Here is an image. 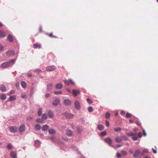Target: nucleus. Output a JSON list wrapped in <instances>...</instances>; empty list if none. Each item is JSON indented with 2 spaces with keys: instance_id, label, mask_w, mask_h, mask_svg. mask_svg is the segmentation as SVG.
<instances>
[{
  "instance_id": "3c124183",
  "label": "nucleus",
  "mask_w": 158,
  "mask_h": 158,
  "mask_svg": "<svg viewBox=\"0 0 158 158\" xmlns=\"http://www.w3.org/2000/svg\"><path fill=\"white\" fill-rule=\"evenodd\" d=\"M87 102H88V103L90 104L92 103V101L89 98H87Z\"/></svg>"
},
{
  "instance_id": "ea45409f",
  "label": "nucleus",
  "mask_w": 158,
  "mask_h": 158,
  "mask_svg": "<svg viewBox=\"0 0 158 158\" xmlns=\"http://www.w3.org/2000/svg\"><path fill=\"white\" fill-rule=\"evenodd\" d=\"M122 140H127V137L125 135H123L121 136Z\"/></svg>"
},
{
  "instance_id": "f704fd0d",
  "label": "nucleus",
  "mask_w": 158,
  "mask_h": 158,
  "mask_svg": "<svg viewBox=\"0 0 158 158\" xmlns=\"http://www.w3.org/2000/svg\"><path fill=\"white\" fill-rule=\"evenodd\" d=\"M12 145L10 143H9L7 144V147L8 149H10L12 148Z\"/></svg>"
},
{
  "instance_id": "c756f323",
  "label": "nucleus",
  "mask_w": 158,
  "mask_h": 158,
  "mask_svg": "<svg viewBox=\"0 0 158 158\" xmlns=\"http://www.w3.org/2000/svg\"><path fill=\"white\" fill-rule=\"evenodd\" d=\"M21 85L23 88H25L26 86V83L24 81H22L21 83Z\"/></svg>"
},
{
  "instance_id": "9b49d317",
  "label": "nucleus",
  "mask_w": 158,
  "mask_h": 158,
  "mask_svg": "<svg viewBox=\"0 0 158 158\" xmlns=\"http://www.w3.org/2000/svg\"><path fill=\"white\" fill-rule=\"evenodd\" d=\"M66 134L69 136H71L72 135L73 132L70 129H67L66 131Z\"/></svg>"
},
{
  "instance_id": "20e7f679",
  "label": "nucleus",
  "mask_w": 158,
  "mask_h": 158,
  "mask_svg": "<svg viewBox=\"0 0 158 158\" xmlns=\"http://www.w3.org/2000/svg\"><path fill=\"white\" fill-rule=\"evenodd\" d=\"M6 53L7 56H10L14 55L15 52L12 50H9Z\"/></svg>"
},
{
  "instance_id": "1a4fd4ad",
  "label": "nucleus",
  "mask_w": 158,
  "mask_h": 158,
  "mask_svg": "<svg viewBox=\"0 0 158 158\" xmlns=\"http://www.w3.org/2000/svg\"><path fill=\"white\" fill-rule=\"evenodd\" d=\"M64 115L66 116L68 119H70L74 116V115L71 114H69L65 113L64 114Z\"/></svg>"
},
{
  "instance_id": "f3484780",
  "label": "nucleus",
  "mask_w": 158,
  "mask_h": 158,
  "mask_svg": "<svg viewBox=\"0 0 158 158\" xmlns=\"http://www.w3.org/2000/svg\"><path fill=\"white\" fill-rule=\"evenodd\" d=\"M80 92L79 90L77 89L73 90V93L75 96H77L78 94H80Z\"/></svg>"
},
{
  "instance_id": "39448f33",
  "label": "nucleus",
  "mask_w": 158,
  "mask_h": 158,
  "mask_svg": "<svg viewBox=\"0 0 158 158\" xmlns=\"http://www.w3.org/2000/svg\"><path fill=\"white\" fill-rule=\"evenodd\" d=\"M60 102V99L58 98H57L53 101L52 105L54 106H57L59 104Z\"/></svg>"
},
{
  "instance_id": "a878e982",
  "label": "nucleus",
  "mask_w": 158,
  "mask_h": 158,
  "mask_svg": "<svg viewBox=\"0 0 158 158\" xmlns=\"http://www.w3.org/2000/svg\"><path fill=\"white\" fill-rule=\"evenodd\" d=\"M33 48H41V45L40 44H35L33 45Z\"/></svg>"
},
{
  "instance_id": "f8f14e48",
  "label": "nucleus",
  "mask_w": 158,
  "mask_h": 158,
  "mask_svg": "<svg viewBox=\"0 0 158 158\" xmlns=\"http://www.w3.org/2000/svg\"><path fill=\"white\" fill-rule=\"evenodd\" d=\"M25 128V127L24 125L23 124L21 125L19 127V131L20 132H22L23 131Z\"/></svg>"
},
{
  "instance_id": "864d4df0",
  "label": "nucleus",
  "mask_w": 158,
  "mask_h": 158,
  "mask_svg": "<svg viewBox=\"0 0 158 158\" xmlns=\"http://www.w3.org/2000/svg\"><path fill=\"white\" fill-rule=\"evenodd\" d=\"M27 95L25 94H21V97L23 98H25L26 97Z\"/></svg>"
},
{
  "instance_id": "e433bc0d",
  "label": "nucleus",
  "mask_w": 158,
  "mask_h": 158,
  "mask_svg": "<svg viewBox=\"0 0 158 158\" xmlns=\"http://www.w3.org/2000/svg\"><path fill=\"white\" fill-rule=\"evenodd\" d=\"M62 93V92L61 91H56L54 92V94L56 95L61 94Z\"/></svg>"
},
{
  "instance_id": "7ed1b4c3",
  "label": "nucleus",
  "mask_w": 158,
  "mask_h": 158,
  "mask_svg": "<svg viewBox=\"0 0 158 158\" xmlns=\"http://www.w3.org/2000/svg\"><path fill=\"white\" fill-rule=\"evenodd\" d=\"M104 141L105 142L107 143L110 146L113 147V146L111 145L112 140L109 137L106 138L104 139Z\"/></svg>"
},
{
  "instance_id": "a18cd8bd",
  "label": "nucleus",
  "mask_w": 158,
  "mask_h": 158,
  "mask_svg": "<svg viewBox=\"0 0 158 158\" xmlns=\"http://www.w3.org/2000/svg\"><path fill=\"white\" fill-rule=\"evenodd\" d=\"M42 113V109L40 108L38 111V115L39 116Z\"/></svg>"
},
{
  "instance_id": "f257e3e1",
  "label": "nucleus",
  "mask_w": 158,
  "mask_h": 158,
  "mask_svg": "<svg viewBox=\"0 0 158 158\" xmlns=\"http://www.w3.org/2000/svg\"><path fill=\"white\" fill-rule=\"evenodd\" d=\"M15 60L16 59H12L9 62H5L1 64V66L2 68H6L14 64Z\"/></svg>"
},
{
  "instance_id": "473e14b6",
  "label": "nucleus",
  "mask_w": 158,
  "mask_h": 158,
  "mask_svg": "<svg viewBox=\"0 0 158 158\" xmlns=\"http://www.w3.org/2000/svg\"><path fill=\"white\" fill-rule=\"evenodd\" d=\"M127 135L129 136H135V135H136V133H128L127 134Z\"/></svg>"
},
{
  "instance_id": "393cba45",
  "label": "nucleus",
  "mask_w": 158,
  "mask_h": 158,
  "mask_svg": "<svg viewBox=\"0 0 158 158\" xmlns=\"http://www.w3.org/2000/svg\"><path fill=\"white\" fill-rule=\"evenodd\" d=\"M82 130V128L80 127H78L77 129V131L78 133H80Z\"/></svg>"
},
{
  "instance_id": "338daca9",
  "label": "nucleus",
  "mask_w": 158,
  "mask_h": 158,
  "mask_svg": "<svg viewBox=\"0 0 158 158\" xmlns=\"http://www.w3.org/2000/svg\"><path fill=\"white\" fill-rule=\"evenodd\" d=\"M49 35L51 36V37H55V38H56V36H52V33H50Z\"/></svg>"
},
{
  "instance_id": "8fccbe9b",
  "label": "nucleus",
  "mask_w": 158,
  "mask_h": 158,
  "mask_svg": "<svg viewBox=\"0 0 158 158\" xmlns=\"http://www.w3.org/2000/svg\"><path fill=\"white\" fill-rule=\"evenodd\" d=\"M131 114L129 113H127L126 114V116L127 118H128L129 117H130L131 116Z\"/></svg>"
},
{
  "instance_id": "49530a36",
  "label": "nucleus",
  "mask_w": 158,
  "mask_h": 158,
  "mask_svg": "<svg viewBox=\"0 0 158 158\" xmlns=\"http://www.w3.org/2000/svg\"><path fill=\"white\" fill-rule=\"evenodd\" d=\"M4 46L0 44V51H3L4 50Z\"/></svg>"
},
{
  "instance_id": "13d9d810",
  "label": "nucleus",
  "mask_w": 158,
  "mask_h": 158,
  "mask_svg": "<svg viewBox=\"0 0 158 158\" xmlns=\"http://www.w3.org/2000/svg\"><path fill=\"white\" fill-rule=\"evenodd\" d=\"M34 72H38V73H40V72L41 70H40V69H35L34 70Z\"/></svg>"
},
{
  "instance_id": "6e6552de",
  "label": "nucleus",
  "mask_w": 158,
  "mask_h": 158,
  "mask_svg": "<svg viewBox=\"0 0 158 158\" xmlns=\"http://www.w3.org/2000/svg\"><path fill=\"white\" fill-rule=\"evenodd\" d=\"M74 105L76 109L79 110L80 108V103L77 101H76L75 102Z\"/></svg>"
},
{
  "instance_id": "b1692460",
  "label": "nucleus",
  "mask_w": 158,
  "mask_h": 158,
  "mask_svg": "<svg viewBox=\"0 0 158 158\" xmlns=\"http://www.w3.org/2000/svg\"><path fill=\"white\" fill-rule=\"evenodd\" d=\"M16 99V98L15 95H12L10 96L9 98V100L10 101H13L14 100H15Z\"/></svg>"
},
{
  "instance_id": "5701e85b",
  "label": "nucleus",
  "mask_w": 158,
  "mask_h": 158,
  "mask_svg": "<svg viewBox=\"0 0 158 158\" xmlns=\"http://www.w3.org/2000/svg\"><path fill=\"white\" fill-rule=\"evenodd\" d=\"M53 86V85L51 83H49L47 85V88L48 90L51 89Z\"/></svg>"
},
{
  "instance_id": "9d476101",
  "label": "nucleus",
  "mask_w": 158,
  "mask_h": 158,
  "mask_svg": "<svg viewBox=\"0 0 158 158\" xmlns=\"http://www.w3.org/2000/svg\"><path fill=\"white\" fill-rule=\"evenodd\" d=\"M10 131L11 132L15 133L17 131V127L15 126L11 127L10 128Z\"/></svg>"
},
{
  "instance_id": "72a5a7b5",
  "label": "nucleus",
  "mask_w": 158,
  "mask_h": 158,
  "mask_svg": "<svg viewBox=\"0 0 158 158\" xmlns=\"http://www.w3.org/2000/svg\"><path fill=\"white\" fill-rule=\"evenodd\" d=\"M121 153L122 155H123L124 156H125L127 154V152L124 150H122L121 151Z\"/></svg>"
},
{
  "instance_id": "58836bf2",
  "label": "nucleus",
  "mask_w": 158,
  "mask_h": 158,
  "mask_svg": "<svg viewBox=\"0 0 158 158\" xmlns=\"http://www.w3.org/2000/svg\"><path fill=\"white\" fill-rule=\"evenodd\" d=\"M114 130L115 131L118 132L120 131L121 130V129L120 127H117L114 128Z\"/></svg>"
},
{
  "instance_id": "0eeeda50",
  "label": "nucleus",
  "mask_w": 158,
  "mask_h": 158,
  "mask_svg": "<svg viewBox=\"0 0 158 158\" xmlns=\"http://www.w3.org/2000/svg\"><path fill=\"white\" fill-rule=\"evenodd\" d=\"M64 103L66 106H70L71 104V101L69 99H66L64 100Z\"/></svg>"
},
{
  "instance_id": "f03ea898",
  "label": "nucleus",
  "mask_w": 158,
  "mask_h": 158,
  "mask_svg": "<svg viewBox=\"0 0 158 158\" xmlns=\"http://www.w3.org/2000/svg\"><path fill=\"white\" fill-rule=\"evenodd\" d=\"M56 68V67L54 65L48 66L46 68V70L50 72L55 69Z\"/></svg>"
},
{
  "instance_id": "052dcab7",
  "label": "nucleus",
  "mask_w": 158,
  "mask_h": 158,
  "mask_svg": "<svg viewBox=\"0 0 158 158\" xmlns=\"http://www.w3.org/2000/svg\"><path fill=\"white\" fill-rule=\"evenodd\" d=\"M50 96V94L49 93H47L45 95V97L48 98Z\"/></svg>"
},
{
  "instance_id": "dca6fc26",
  "label": "nucleus",
  "mask_w": 158,
  "mask_h": 158,
  "mask_svg": "<svg viewBox=\"0 0 158 158\" xmlns=\"http://www.w3.org/2000/svg\"><path fill=\"white\" fill-rule=\"evenodd\" d=\"M10 156L13 158H16L17 156L16 153L13 151L10 152Z\"/></svg>"
},
{
  "instance_id": "37998d69",
  "label": "nucleus",
  "mask_w": 158,
  "mask_h": 158,
  "mask_svg": "<svg viewBox=\"0 0 158 158\" xmlns=\"http://www.w3.org/2000/svg\"><path fill=\"white\" fill-rule=\"evenodd\" d=\"M106 134V131H104L100 133L101 135L102 136H105Z\"/></svg>"
},
{
  "instance_id": "680f3d73",
  "label": "nucleus",
  "mask_w": 158,
  "mask_h": 158,
  "mask_svg": "<svg viewBox=\"0 0 158 158\" xmlns=\"http://www.w3.org/2000/svg\"><path fill=\"white\" fill-rule=\"evenodd\" d=\"M152 149L153 153L155 154H156L157 153V151L156 150L154 149L153 148H152Z\"/></svg>"
},
{
  "instance_id": "a19ab883",
  "label": "nucleus",
  "mask_w": 158,
  "mask_h": 158,
  "mask_svg": "<svg viewBox=\"0 0 158 158\" xmlns=\"http://www.w3.org/2000/svg\"><path fill=\"white\" fill-rule=\"evenodd\" d=\"M42 120L40 118H38L36 120V122L38 123H43Z\"/></svg>"
},
{
  "instance_id": "2f4dec72",
  "label": "nucleus",
  "mask_w": 158,
  "mask_h": 158,
  "mask_svg": "<svg viewBox=\"0 0 158 158\" xmlns=\"http://www.w3.org/2000/svg\"><path fill=\"white\" fill-rule=\"evenodd\" d=\"M6 96L5 94H2L1 95V99L4 100L6 98Z\"/></svg>"
},
{
  "instance_id": "6ab92c4d",
  "label": "nucleus",
  "mask_w": 158,
  "mask_h": 158,
  "mask_svg": "<svg viewBox=\"0 0 158 158\" xmlns=\"http://www.w3.org/2000/svg\"><path fill=\"white\" fill-rule=\"evenodd\" d=\"M48 115L50 118H52L54 115L53 112L51 110H50L48 111Z\"/></svg>"
},
{
  "instance_id": "4be33fe9",
  "label": "nucleus",
  "mask_w": 158,
  "mask_h": 158,
  "mask_svg": "<svg viewBox=\"0 0 158 158\" xmlns=\"http://www.w3.org/2000/svg\"><path fill=\"white\" fill-rule=\"evenodd\" d=\"M40 144V142L39 140H37L35 142V146L37 147H39Z\"/></svg>"
},
{
  "instance_id": "79ce46f5",
  "label": "nucleus",
  "mask_w": 158,
  "mask_h": 158,
  "mask_svg": "<svg viewBox=\"0 0 158 158\" xmlns=\"http://www.w3.org/2000/svg\"><path fill=\"white\" fill-rule=\"evenodd\" d=\"M88 111L89 112H91L93 110V108L91 106H90L88 108Z\"/></svg>"
},
{
  "instance_id": "6e6d98bb",
  "label": "nucleus",
  "mask_w": 158,
  "mask_h": 158,
  "mask_svg": "<svg viewBox=\"0 0 158 158\" xmlns=\"http://www.w3.org/2000/svg\"><path fill=\"white\" fill-rule=\"evenodd\" d=\"M116 155H117V157L118 158H119L121 156V154L118 152H117L116 153Z\"/></svg>"
},
{
  "instance_id": "423d86ee",
  "label": "nucleus",
  "mask_w": 158,
  "mask_h": 158,
  "mask_svg": "<svg viewBox=\"0 0 158 158\" xmlns=\"http://www.w3.org/2000/svg\"><path fill=\"white\" fill-rule=\"evenodd\" d=\"M141 153L140 151L139 150H136L133 155V156L134 158H136L138 157Z\"/></svg>"
},
{
  "instance_id": "5fc2aeb1",
  "label": "nucleus",
  "mask_w": 158,
  "mask_h": 158,
  "mask_svg": "<svg viewBox=\"0 0 158 158\" xmlns=\"http://www.w3.org/2000/svg\"><path fill=\"white\" fill-rule=\"evenodd\" d=\"M138 136L139 138H141L142 136V133L141 132H139L138 133Z\"/></svg>"
},
{
  "instance_id": "de8ad7c7",
  "label": "nucleus",
  "mask_w": 158,
  "mask_h": 158,
  "mask_svg": "<svg viewBox=\"0 0 158 158\" xmlns=\"http://www.w3.org/2000/svg\"><path fill=\"white\" fill-rule=\"evenodd\" d=\"M132 139L134 140V141H135V140H137L138 139V137L137 136H136V135H135V136H134L133 137H132Z\"/></svg>"
},
{
  "instance_id": "774afa93",
  "label": "nucleus",
  "mask_w": 158,
  "mask_h": 158,
  "mask_svg": "<svg viewBox=\"0 0 158 158\" xmlns=\"http://www.w3.org/2000/svg\"><path fill=\"white\" fill-rule=\"evenodd\" d=\"M28 76L29 77H31L32 76V74L31 73H28L27 74Z\"/></svg>"
},
{
  "instance_id": "69168bd1",
  "label": "nucleus",
  "mask_w": 158,
  "mask_h": 158,
  "mask_svg": "<svg viewBox=\"0 0 158 158\" xmlns=\"http://www.w3.org/2000/svg\"><path fill=\"white\" fill-rule=\"evenodd\" d=\"M136 123L138 125H140L141 124V123H140V122L138 120H137L136 121Z\"/></svg>"
},
{
  "instance_id": "e2e57ef3",
  "label": "nucleus",
  "mask_w": 158,
  "mask_h": 158,
  "mask_svg": "<svg viewBox=\"0 0 158 158\" xmlns=\"http://www.w3.org/2000/svg\"><path fill=\"white\" fill-rule=\"evenodd\" d=\"M106 125L107 127H108L109 125V122L107 121L106 122Z\"/></svg>"
},
{
  "instance_id": "4468645a",
  "label": "nucleus",
  "mask_w": 158,
  "mask_h": 158,
  "mask_svg": "<svg viewBox=\"0 0 158 158\" xmlns=\"http://www.w3.org/2000/svg\"><path fill=\"white\" fill-rule=\"evenodd\" d=\"M63 87L62 84L60 83H58L56 85L55 87L57 89H62Z\"/></svg>"
},
{
  "instance_id": "aec40b11",
  "label": "nucleus",
  "mask_w": 158,
  "mask_h": 158,
  "mask_svg": "<svg viewBox=\"0 0 158 158\" xmlns=\"http://www.w3.org/2000/svg\"><path fill=\"white\" fill-rule=\"evenodd\" d=\"M48 128V126L47 125H43L42 127V130L45 131H47Z\"/></svg>"
},
{
  "instance_id": "0e129e2a",
  "label": "nucleus",
  "mask_w": 158,
  "mask_h": 158,
  "mask_svg": "<svg viewBox=\"0 0 158 158\" xmlns=\"http://www.w3.org/2000/svg\"><path fill=\"white\" fill-rule=\"evenodd\" d=\"M143 135L145 136H146V132L144 129L143 130Z\"/></svg>"
},
{
  "instance_id": "4d7b16f0",
  "label": "nucleus",
  "mask_w": 158,
  "mask_h": 158,
  "mask_svg": "<svg viewBox=\"0 0 158 158\" xmlns=\"http://www.w3.org/2000/svg\"><path fill=\"white\" fill-rule=\"evenodd\" d=\"M148 152V150L147 149L145 148L143 150V152L145 153H147Z\"/></svg>"
},
{
  "instance_id": "603ef678",
  "label": "nucleus",
  "mask_w": 158,
  "mask_h": 158,
  "mask_svg": "<svg viewBox=\"0 0 158 158\" xmlns=\"http://www.w3.org/2000/svg\"><path fill=\"white\" fill-rule=\"evenodd\" d=\"M72 148L75 151H77L78 150L76 146H75L72 147Z\"/></svg>"
},
{
  "instance_id": "4c0bfd02",
  "label": "nucleus",
  "mask_w": 158,
  "mask_h": 158,
  "mask_svg": "<svg viewBox=\"0 0 158 158\" xmlns=\"http://www.w3.org/2000/svg\"><path fill=\"white\" fill-rule=\"evenodd\" d=\"M110 113L108 112L106 113V118L107 119L109 118L110 116Z\"/></svg>"
},
{
  "instance_id": "09e8293b",
  "label": "nucleus",
  "mask_w": 158,
  "mask_h": 158,
  "mask_svg": "<svg viewBox=\"0 0 158 158\" xmlns=\"http://www.w3.org/2000/svg\"><path fill=\"white\" fill-rule=\"evenodd\" d=\"M15 93V91L14 90H12L8 94L9 95H11L12 94H14Z\"/></svg>"
},
{
  "instance_id": "bf43d9fd",
  "label": "nucleus",
  "mask_w": 158,
  "mask_h": 158,
  "mask_svg": "<svg viewBox=\"0 0 158 158\" xmlns=\"http://www.w3.org/2000/svg\"><path fill=\"white\" fill-rule=\"evenodd\" d=\"M125 111L123 110L121 111L120 114L122 115H124L125 114Z\"/></svg>"
},
{
  "instance_id": "7c9ffc66",
  "label": "nucleus",
  "mask_w": 158,
  "mask_h": 158,
  "mask_svg": "<svg viewBox=\"0 0 158 158\" xmlns=\"http://www.w3.org/2000/svg\"><path fill=\"white\" fill-rule=\"evenodd\" d=\"M49 132L50 134H53L55 133V131L53 129H51L49 130Z\"/></svg>"
},
{
  "instance_id": "2eb2a0df",
  "label": "nucleus",
  "mask_w": 158,
  "mask_h": 158,
  "mask_svg": "<svg viewBox=\"0 0 158 158\" xmlns=\"http://www.w3.org/2000/svg\"><path fill=\"white\" fill-rule=\"evenodd\" d=\"M6 87L3 85H1L0 86V90L2 92H5L6 90Z\"/></svg>"
},
{
  "instance_id": "c9c22d12",
  "label": "nucleus",
  "mask_w": 158,
  "mask_h": 158,
  "mask_svg": "<svg viewBox=\"0 0 158 158\" xmlns=\"http://www.w3.org/2000/svg\"><path fill=\"white\" fill-rule=\"evenodd\" d=\"M35 128L37 130H40L41 128V126L39 124H36L35 126Z\"/></svg>"
},
{
  "instance_id": "a211bd4d",
  "label": "nucleus",
  "mask_w": 158,
  "mask_h": 158,
  "mask_svg": "<svg viewBox=\"0 0 158 158\" xmlns=\"http://www.w3.org/2000/svg\"><path fill=\"white\" fill-rule=\"evenodd\" d=\"M122 138L121 137H116L115 140L116 142L117 143H119L121 142L123 140Z\"/></svg>"
},
{
  "instance_id": "c85d7f7f",
  "label": "nucleus",
  "mask_w": 158,
  "mask_h": 158,
  "mask_svg": "<svg viewBox=\"0 0 158 158\" xmlns=\"http://www.w3.org/2000/svg\"><path fill=\"white\" fill-rule=\"evenodd\" d=\"M5 35V33L3 31L0 30V37H4Z\"/></svg>"
},
{
  "instance_id": "412c9836",
  "label": "nucleus",
  "mask_w": 158,
  "mask_h": 158,
  "mask_svg": "<svg viewBox=\"0 0 158 158\" xmlns=\"http://www.w3.org/2000/svg\"><path fill=\"white\" fill-rule=\"evenodd\" d=\"M47 118V116L46 114H44L42 116V119L43 120H46Z\"/></svg>"
},
{
  "instance_id": "cd10ccee",
  "label": "nucleus",
  "mask_w": 158,
  "mask_h": 158,
  "mask_svg": "<svg viewBox=\"0 0 158 158\" xmlns=\"http://www.w3.org/2000/svg\"><path fill=\"white\" fill-rule=\"evenodd\" d=\"M8 39L10 42H12L13 41V38L12 35H9L8 36Z\"/></svg>"
},
{
  "instance_id": "ddd939ff",
  "label": "nucleus",
  "mask_w": 158,
  "mask_h": 158,
  "mask_svg": "<svg viewBox=\"0 0 158 158\" xmlns=\"http://www.w3.org/2000/svg\"><path fill=\"white\" fill-rule=\"evenodd\" d=\"M64 82L65 84H66L67 85H69L70 84V83L71 82L73 84H74V82L72 81V80L70 79L69 81H68V80H64Z\"/></svg>"
},
{
  "instance_id": "c03bdc74",
  "label": "nucleus",
  "mask_w": 158,
  "mask_h": 158,
  "mask_svg": "<svg viewBox=\"0 0 158 158\" xmlns=\"http://www.w3.org/2000/svg\"><path fill=\"white\" fill-rule=\"evenodd\" d=\"M51 140L53 142H56V140L55 137L54 136H52L50 138Z\"/></svg>"
},
{
  "instance_id": "bb28decb",
  "label": "nucleus",
  "mask_w": 158,
  "mask_h": 158,
  "mask_svg": "<svg viewBox=\"0 0 158 158\" xmlns=\"http://www.w3.org/2000/svg\"><path fill=\"white\" fill-rule=\"evenodd\" d=\"M98 128L99 130H102L104 128L103 126L102 125H98Z\"/></svg>"
}]
</instances>
